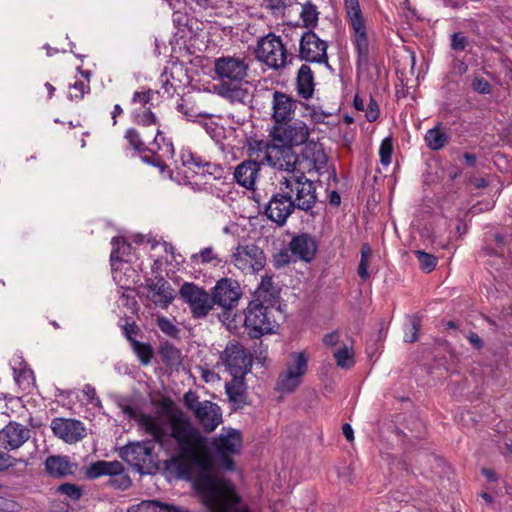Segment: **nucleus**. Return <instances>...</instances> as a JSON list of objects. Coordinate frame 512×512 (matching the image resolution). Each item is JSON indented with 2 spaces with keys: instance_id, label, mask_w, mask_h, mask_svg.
Returning a JSON list of instances; mask_svg holds the SVG:
<instances>
[{
  "instance_id": "f257e3e1",
  "label": "nucleus",
  "mask_w": 512,
  "mask_h": 512,
  "mask_svg": "<svg viewBox=\"0 0 512 512\" xmlns=\"http://www.w3.org/2000/svg\"><path fill=\"white\" fill-rule=\"evenodd\" d=\"M171 436L177 444V456L172 460L177 476L191 482L195 493L205 507L215 506L222 498L237 495L231 480L212 471L236 469L233 455L242 449V434L229 428L226 435H219L209 442L189 419L177 418L172 422Z\"/></svg>"
},
{
  "instance_id": "f03ea898",
  "label": "nucleus",
  "mask_w": 512,
  "mask_h": 512,
  "mask_svg": "<svg viewBox=\"0 0 512 512\" xmlns=\"http://www.w3.org/2000/svg\"><path fill=\"white\" fill-rule=\"evenodd\" d=\"M270 136L273 141L292 147L305 144L302 156L311 162L313 168L320 170L326 166L327 156L322 145L314 141L307 142L309 129L303 121L296 120L293 123L274 125L270 131Z\"/></svg>"
},
{
  "instance_id": "7ed1b4c3",
  "label": "nucleus",
  "mask_w": 512,
  "mask_h": 512,
  "mask_svg": "<svg viewBox=\"0 0 512 512\" xmlns=\"http://www.w3.org/2000/svg\"><path fill=\"white\" fill-rule=\"evenodd\" d=\"M188 75L182 63L171 62L162 71V104L168 110H175L187 118H193L195 113L187 106L185 88Z\"/></svg>"
},
{
  "instance_id": "20e7f679",
  "label": "nucleus",
  "mask_w": 512,
  "mask_h": 512,
  "mask_svg": "<svg viewBox=\"0 0 512 512\" xmlns=\"http://www.w3.org/2000/svg\"><path fill=\"white\" fill-rule=\"evenodd\" d=\"M155 440L129 442L119 448V456L137 473L155 475L160 469V461L154 453Z\"/></svg>"
},
{
  "instance_id": "39448f33",
  "label": "nucleus",
  "mask_w": 512,
  "mask_h": 512,
  "mask_svg": "<svg viewBox=\"0 0 512 512\" xmlns=\"http://www.w3.org/2000/svg\"><path fill=\"white\" fill-rule=\"evenodd\" d=\"M274 319L262 300L252 298L244 309V327L252 339L274 332Z\"/></svg>"
},
{
  "instance_id": "423d86ee",
  "label": "nucleus",
  "mask_w": 512,
  "mask_h": 512,
  "mask_svg": "<svg viewBox=\"0 0 512 512\" xmlns=\"http://www.w3.org/2000/svg\"><path fill=\"white\" fill-rule=\"evenodd\" d=\"M281 186L293 194L296 190V197L293 199L298 210L305 211L313 215L312 208L315 206L318 198L316 194L315 183L305 176L304 172L293 173L289 177H284L280 182Z\"/></svg>"
},
{
  "instance_id": "0eeeda50",
  "label": "nucleus",
  "mask_w": 512,
  "mask_h": 512,
  "mask_svg": "<svg viewBox=\"0 0 512 512\" xmlns=\"http://www.w3.org/2000/svg\"><path fill=\"white\" fill-rule=\"evenodd\" d=\"M220 360L233 377V381H240L251 371L253 356L241 343L230 341L223 352Z\"/></svg>"
},
{
  "instance_id": "6e6552de",
  "label": "nucleus",
  "mask_w": 512,
  "mask_h": 512,
  "mask_svg": "<svg viewBox=\"0 0 512 512\" xmlns=\"http://www.w3.org/2000/svg\"><path fill=\"white\" fill-rule=\"evenodd\" d=\"M179 298L187 304L195 319H203L213 310L215 304L211 292L194 282H184L178 290Z\"/></svg>"
},
{
  "instance_id": "1a4fd4ad",
  "label": "nucleus",
  "mask_w": 512,
  "mask_h": 512,
  "mask_svg": "<svg viewBox=\"0 0 512 512\" xmlns=\"http://www.w3.org/2000/svg\"><path fill=\"white\" fill-rule=\"evenodd\" d=\"M101 476H109L108 484L118 490H127L132 485L130 476L125 473L124 465L119 461L99 460L92 463L86 470L88 479H97Z\"/></svg>"
},
{
  "instance_id": "9d476101",
  "label": "nucleus",
  "mask_w": 512,
  "mask_h": 512,
  "mask_svg": "<svg viewBox=\"0 0 512 512\" xmlns=\"http://www.w3.org/2000/svg\"><path fill=\"white\" fill-rule=\"evenodd\" d=\"M256 58L268 66L279 69L287 64V50L279 36L269 33L261 38L255 49Z\"/></svg>"
},
{
  "instance_id": "9b49d317",
  "label": "nucleus",
  "mask_w": 512,
  "mask_h": 512,
  "mask_svg": "<svg viewBox=\"0 0 512 512\" xmlns=\"http://www.w3.org/2000/svg\"><path fill=\"white\" fill-rule=\"evenodd\" d=\"M308 370V357L304 351L290 354V362L285 372L278 377L276 388L284 393H291L301 383V378Z\"/></svg>"
},
{
  "instance_id": "f8f14e48",
  "label": "nucleus",
  "mask_w": 512,
  "mask_h": 512,
  "mask_svg": "<svg viewBox=\"0 0 512 512\" xmlns=\"http://www.w3.org/2000/svg\"><path fill=\"white\" fill-rule=\"evenodd\" d=\"M297 209L290 192L280 185V191L274 193L264 207V215L277 226L282 227Z\"/></svg>"
},
{
  "instance_id": "ddd939ff",
  "label": "nucleus",
  "mask_w": 512,
  "mask_h": 512,
  "mask_svg": "<svg viewBox=\"0 0 512 512\" xmlns=\"http://www.w3.org/2000/svg\"><path fill=\"white\" fill-rule=\"evenodd\" d=\"M212 299L215 305L223 309L224 315H230L242 296V290L238 281L223 277L219 279L211 289Z\"/></svg>"
},
{
  "instance_id": "4468645a",
  "label": "nucleus",
  "mask_w": 512,
  "mask_h": 512,
  "mask_svg": "<svg viewBox=\"0 0 512 512\" xmlns=\"http://www.w3.org/2000/svg\"><path fill=\"white\" fill-rule=\"evenodd\" d=\"M327 48V42L314 31H305L300 38L299 57L305 62L325 64L327 68H330Z\"/></svg>"
},
{
  "instance_id": "2eb2a0df",
  "label": "nucleus",
  "mask_w": 512,
  "mask_h": 512,
  "mask_svg": "<svg viewBox=\"0 0 512 512\" xmlns=\"http://www.w3.org/2000/svg\"><path fill=\"white\" fill-rule=\"evenodd\" d=\"M231 262L242 271L257 273L265 267L266 256L256 244L238 245L232 254Z\"/></svg>"
},
{
  "instance_id": "dca6fc26",
  "label": "nucleus",
  "mask_w": 512,
  "mask_h": 512,
  "mask_svg": "<svg viewBox=\"0 0 512 512\" xmlns=\"http://www.w3.org/2000/svg\"><path fill=\"white\" fill-rule=\"evenodd\" d=\"M214 71L220 82L243 81L247 76L248 65L244 59L222 56L215 60Z\"/></svg>"
},
{
  "instance_id": "f3484780",
  "label": "nucleus",
  "mask_w": 512,
  "mask_h": 512,
  "mask_svg": "<svg viewBox=\"0 0 512 512\" xmlns=\"http://www.w3.org/2000/svg\"><path fill=\"white\" fill-rule=\"evenodd\" d=\"M51 429L55 436L64 442L73 444L86 436V428L80 420L55 418L51 422Z\"/></svg>"
},
{
  "instance_id": "a211bd4d",
  "label": "nucleus",
  "mask_w": 512,
  "mask_h": 512,
  "mask_svg": "<svg viewBox=\"0 0 512 512\" xmlns=\"http://www.w3.org/2000/svg\"><path fill=\"white\" fill-rule=\"evenodd\" d=\"M117 405L128 418L137 420L141 428L149 433L155 441L160 443V420L157 417L138 413L137 408L127 398H121Z\"/></svg>"
},
{
  "instance_id": "6ab92c4d",
  "label": "nucleus",
  "mask_w": 512,
  "mask_h": 512,
  "mask_svg": "<svg viewBox=\"0 0 512 512\" xmlns=\"http://www.w3.org/2000/svg\"><path fill=\"white\" fill-rule=\"evenodd\" d=\"M298 103L299 102L290 95L275 90L272 101V119L275 125L291 122Z\"/></svg>"
},
{
  "instance_id": "aec40b11",
  "label": "nucleus",
  "mask_w": 512,
  "mask_h": 512,
  "mask_svg": "<svg viewBox=\"0 0 512 512\" xmlns=\"http://www.w3.org/2000/svg\"><path fill=\"white\" fill-rule=\"evenodd\" d=\"M29 438L30 430L14 421H10L0 430V446L6 450L20 448Z\"/></svg>"
},
{
  "instance_id": "412c9836",
  "label": "nucleus",
  "mask_w": 512,
  "mask_h": 512,
  "mask_svg": "<svg viewBox=\"0 0 512 512\" xmlns=\"http://www.w3.org/2000/svg\"><path fill=\"white\" fill-rule=\"evenodd\" d=\"M354 31V46L357 54V68H367L370 62V48L365 20L350 24Z\"/></svg>"
},
{
  "instance_id": "4be33fe9",
  "label": "nucleus",
  "mask_w": 512,
  "mask_h": 512,
  "mask_svg": "<svg viewBox=\"0 0 512 512\" xmlns=\"http://www.w3.org/2000/svg\"><path fill=\"white\" fill-rule=\"evenodd\" d=\"M289 249L300 260L310 263L316 256L318 244L311 234L301 233L293 236Z\"/></svg>"
},
{
  "instance_id": "5701e85b",
  "label": "nucleus",
  "mask_w": 512,
  "mask_h": 512,
  "mask_svg": "<svg viewBox=\"0 0 512 512\" xmlns=\"http://www.w3.org/2000/svg\"><path fill=\"white\" fill-rule=\"evenodd\" d=\"M203 429L210 433L222 422V411L218 404L206 400L193 413Z\"/></svg>"
},
{
  "instance_id": "b1692460",
  "label": "nucleus",
  "mask_w": 512,
  "mask_h": 512,
  "mask_svg": "<svg viewBox=\"0 0 512 512\" xmlns=\"http://www.w3.org/2000/svg\"><path fill=\"white\" fill-rule=\"evenodd\" d=\"M45 471L53 478L61 479L74 475L78 464L73 462L69 456L50 455L45 460Z\"/></svg>"
},
{
  "instance_id": "393cba45",
  "label": "nucleus",
  "mask_w": 512,
  "mask_h": 512,
  "mask_svg": "<svg viewBox=\"0 0 512 512\" xmlns=\"http://www.w3.org/2000/svg\"><path fill=\"white\" fill-rule=\"evenodd\" d=\"M162 174H166L170 180L181 183L185 176L179 167V161L175 158V149L170 139L162 137Z\"/></svg>"
},
{
  "instance_id": "a878e982",
  "label": "nucleus",
  "mask_w": 512,
  "mask_h": 512,
  "mask_svg": "<svg viewBox=\"0 0 512 512\" xmlns=\"http://www.w3.org/2000/svg\"><path fill=\"white\" fill-rule=\"evenodd\" d=\"M272 151H274L273 161L270 162L274 167H277L280 170H285L293 175V173H299L300 170L296 169V164L298 162V156L294 153L293 147L291 145H285L278 143L277 146H272Z\"/></svg>"
},
{
  "instance_id": "bb28decb",
  "label": "nucleus",
  "mask_w": 512,
  "mask_h": 512,
  "mask_svg": "<svg viewBox=\"0 0 512 512\" xmlns=\"http://www.w3.org/2000/svg\"><path fill=\"white\" fill-rule=\"evenodd\" d=\"M260 171V163L255 160H244L234 170V180L247 190L255 189V182Z\"/></svg>"
},
{
  "instance_id": "cd10ccee",
  "label": "nucleus",
  "mask_w": 512,
  "mask_h": 512,
  "mask_svg": "<svg viewBox=\"0 0 512 512\" xmlns=\"http://www.w3.org/2000/svg\"><path fill=\"white\" fill-rule=\"evenodd\" d=\"M281 289L274 285L272 276H262L261 282L253 292V298L262 300L270 306H274L280 299Z\"/></svg>"
},
{
  "instance_id": "c85d7f7f",
  "label": "nucleus",
  "mask_w": 512,
  "mask_h": 512,
  "mask_svg": "<svg viewBox=\"0 0 512 512\" xmlns=\"http://www.w3.org/2000/svg\"><path fill=\"white\" fill-rule=\"evenodd\" d=\"M242 81L220 82L217 86V94L230 102L246 103L249 96L247 88L242 87Z\"/></svg>"
},
{
  "instance_id": "c756f323",
  "label": "nucleus",
  "mask_w": 512,
  "mask_h": 512,
  "mask_svg": "<svg viewBox=\"0 0 512 512\" xmlns=\"http://www.w3.org/2000/svg\"><path fill=\"white\" fill-rule=\"evenodd\" d=\"M113 280L119 288L125 291H134V285L137 283V272L129 264H120L112 267Z\"/></svg>"
},
{
  "instance_id": "7c9ffc66",
  "label": "nucleus",
  "mask_w": 512,
  "mask_h": 512,
  "mask_svg": "<svg viewBox=\"0 0 512 512\" xmlns=\"http://www.w3.org/2000/svg\"><path fill=\"white\" fill-rule=\"evenodd\" d=\"M315 88L314 75L307 64L300 66L296 77V89L298 95L308 100L313 96Z\"/></svg>"
},
{
  "instance_id": "2f4dec72",
  "label": "nucleus",
  "mask_w": 512,
  "mask_h": 512,
  "mask_svg": "<svg viewBox=\"0 0 512 512\" xmlns=\"http://www.w3.org/2000/svg\"><path fill=\"white\" fill-rule=\"evenodd\" d=\"M191 262L194 264L211 265L212 267H224L228 264V259L218 253L214 247L208 246L201 249L198 253L192 254Z\"/></svg>"
},
{
  "instance_id": "473e14b6",
  "label": "nucleus",
  "mask_w": 512,
  "mask_h": 512,
  "mask_svg": "<svg viewBox=\"0 0 512 512\" xmlns=\"http://www.w3.org/2000/svg\"><path fill=\"white\" fill-rule=\"evenodd\" d=\"M160 278H148L145 283H142L137 288V295L146 301L145 305L150 306L154 304L157 306L160 303Z\"/></svg>"
},
{
  "instance_id": "72a5a7b5",
  "label": "nucleus",
  "mask_w": 512,
  "mask_h": 512,
  "mask_svg": "<svg viewBox=\"0 0 512 512\" xmlns=\"http://www.w3.org/2000/svg\"><path fill=\"white\" fill-rule=\"evenodd\" d=\"M113 249L110 255L111 267L120 264H128V257L132 252V246L124 237L116 236L112 239Z\"/></svg>"
},
{
  "instance_id": "f704fd0d",
  "label": "nucleus",
  "mask_w": 512,
  "mask_h": 512,
  "mask_svg": "<svg viewBox=\"0 0 512 512\" xmlns=\"http://www.w3.org/2000/svg\"><path fill=\"white\" fill-rule=\"evenodd\" d=\"M424 141L430 150L439 151L448 143L449 135L441 123H438L435 127L427 130Z\"/></svg>"
},
{
  "instance_id": "c9c22d12",
  "label": "nucleus",
  "mask_w": 512,
  "mask_h": 512,
  "mask_svg": "<svg viewBox=\"0 0 512 512\" xmlns=\"http://www.w3.org/2000/svg\"><path fill=\"white\" fill-rule=\"evenodd\" d=\"M243 385L244 381L241 384L240 381L233 380L225 385L226 395L235 410L242 409L244 406L249 404L247 402V393L245 389L242 388Z\"/></svg>"
},
{
  "instance_id": "e433bc0d",
  "label": "nucleus",
  "mask_w": 512,
  "mask_h": 512,
  "mask_svg": "<svg viewBox=\"0 0 512 512\" xmlns=\"http://www.w3.org/2000/svg\"><path fill=\"white\" fill-rule=\"evenodd\" d=\"M180 162L183 167H186L193 174L202 176L208 160L196 152L183 151L180 155Z\"/></svg>"
},
{
  "instance_id": "4c0bfd02",
  "label": "nucleus",
  "mask_w": 512,
  "mask_h": 512,
  "mask_svg": "<svg viewBox=\"0 0 512 512\" xmlns=\"http://www.w3.org/2000/svg\"><path fill=\"white\" fill-rule=\"evenodd\" d=\"M319 14L320 13L318 11L317 6L313 4L310 0L302 4V9L300 12L302 27L306 28V31H314V29L318 25Z\"/></svg>"
},
{
  "instance_id": "58836bf2",
  "label": "nucleus",
  "mask_w": 512,
  "mask_h": 512,
  "mask_svg": "<svg viewBox=\"0 0 512 512\" xmlns=\"http://www.w3.org/2000/svg\"><path fill=\"white\" fill-rule=\"evenodd\" d=\"M162 362L166 364L171 372L178 370L182 365L181 351L168 342L162 343Z\"/></svg>"
},
{
  "instance_id": "ea45409f",
  "label": "nucleus",
  "mask_w": 512,
  "mask_h": 512,
  "mask_svg": "<svg viewBox=\"0 0 512 512\" xmlns=\"http://www.w3.org/2000/svg\"><path fill=\"white\" fill-rule=\"evenodd\" d=\"M188 21L189 17L186 13L173 9L172 24L176 31H171V34H173V39L175 42H178L179 39H184L186 37Z\"/></svg>"
},
{
  "instance_id": "a19ab883",
  "label": "nucleus",
  "mask_w": 512,
  "mask_h": 512,
  "mask_svg": "<svg viewBox=\"0 0 512 512\" xmlns=\"http://www.w3.org/2000/svg\"><path fill=\"white\" fill-rule=\"evenodd\" d=\"M421 317L417 314L409 315V323L404 329V341L406 343H414L418 339V332L421 327Z\"/></svg>"
},
{
  "instance_id": "79ce46f5",
  "label": "nucleus",
  "mask_w": 512,
  "mask_h": 512,
  "mask_svg": "<svg viewBox=\"0 0 512 512\" xmlns=\"http://www.w3.org/2000/svg\"><path fill=\"white\" fill-rule=\"evenodd\" d=\"M240 502V497L238 495H234L232 496V499H227V497L222 498L215 506L206 508L209 512H240Z\"/></svg>"
},
{
  "instance_id": "37998d69",
  "label": "nucleus",
  "mask_w": 512,
  "mask_h": 512,
  "mask_svg": "<svg viewBox=\"0 0 512 512\" xmlns=\"http://www.w3.org/2000/svg\"><path fill=\"white\" fill-rule=\"evenodd\" d=\"M55 493L64 495L66 498L72 501L80 500L84 494L81 486L70 482H65L57 486L55 488Z\"/></svg>"
},
{
  "instance_id": "c03bdc74",
  "label": "nucleus",
  "mask_w": 512,
  "mask_h": 512,
  "mask_svg": "<svg viewBox=\"0 0 512 512\" xmlns=\"http://www.w3.org/2000/svg\"><path fill=\"white\" fill-rule=\"evenodd\" d=\"M333 356L336 360L337 366L340 368L350 369L355 364L353 352L346 345L337 349L333 353Z\"/></svg>"
},
{
  "instance_id": "a18cd8bd",
  "label": "nucleus",
  "mask_w": 512,
  "mask_h": 512,
  "mask_svg": "<svg viewBox=\"0 0 512 512\" xmlns=\"http://www.w3.org/2000/svg\"><path fill=\"white\" fill-rule=\"evenodd\" d=\"M414 253L423 272L430 273L435 269L438 262L436 256L422 250H416Z\"/></svg>"
},
{
  "instance_id": "49530a36",
  "label": "nucleus",
  "mask_w": 512,
  "mask_h": 512,
  "mask_svg": "<svg viewBox=\"0 0 512 512\" xmlns=\"http://www.w3.org/2000/svg\"><path fill=\"white\" fill-rule=\"evenodd\" d=\"M227 174V171L221 164L213 163L208 160L202 177H207L213 180H221L226 179Z\"/></svg>"
},
{
  "instance_id": "de8ad7c7",
  "label": "nucleus",
  "mask_w": 512,
  "mask_h": 512,
  "mask_svg": "<svg viewBox=\"0 0 512 512\" xmlns=\"http://www.w3.org/2000/svg\"><path fill=\"white\" fill-rule=\"evenodd\" d=\"M132 346L140 362L143 365H147L151 361L153 354L151 346L148 344L141 343L137 340H133Z\"/></svg>"
},
{
  "instance_id": "09e8293b",
  "label": "nucleus",
  "mask_w": 512,
  "mask_h": 512,
  "mask_svg": "<svg viewBox=\"0 0 512 512\" xmlns=\"http://www.w3.org/2000/svg\"><path fill=\"white\" fill-rule=\"evenodd\" d=\"M370 252L371 248L369 244L365 243L361 246V259L358 266V275L362 280H367L370 276L368 272V259Z\"/></svg>"
},
{
  "instance_id": "8fccbe9b",
  "label": "nucleus",
  "mask_w": 512,
  "mask_h": 512,
  "mask_svg": "<svg viewBox=\"0 0 512 512\" xmlns=\"http://www.w3.org/2000/svg\"><path fill=\"white\" fill-rule=\"evenodd\" d=\"M350 24L364 20L358 0H344Z\"/></svg>"
},
{
  "instance_id": "3c124183",
  "label": "nucleus",
  "mask_w": 512,
  "mask_h": 512,
  "mask_svg": "<svg viewBox=\"0 0 512 512\" xmlns=\"http://www.w3.org/2000/svg\"><path fill=\"white\" fill-rule=\"evenodd\" d=\"M160 500H143L136 505H132L127 512H159Z\"/></svg>"
},
{
  "instance_id": "603ef678",
  "label": "nucleus",
  "mask_w": 512,
  "mask_h": 512,
  "mask_svg": "<svg viewBox=\"0 0 512 512\" xmlns=\"http://www.w3.org/2000/svg\"><path fill=\"white\" fill-rule=\"evenodd\" d=\"M278 142H275L272 140V142H267V141H264V140H254L253 141V144L251 142H249V146L252 150H257V151H265L266 153V156H265V159L267 162H272L273 161V153L274 151H272V146H277Z\"/></svg>"
},
{
  "instance_id": "864d4df0",
  "label": "nucleus",
  "mask_w": 512,
  "mask_h": 512,
  "mask_svg": "<svg viewBox=\"0 0 512 512\" xmlns=\"http://www.w3.org/2000/svg\"><path fill=\"white\" fill-rule=\"evenodd\" d=\"M162 333L176 341H181L182 330L175 325L170 319L162 316Z\"/></svg>"
},
{
  "instance_id": "5fc2aeb1",
  "label": "nucleus",
  "mask_w": 512,
  "mask_h": 512,
  "mask_svg": "<svg viewBox=\"0 0 512 512\" xmlns=\"http://www.w3.org/2000/svg\"><path fill=\"white\" fill-rule=\"evenodd\" d=\"M393 153V142L390 137L382 140L379 148L380 162L382 165L387 166L391 163V157Z\"/></svg>"
},
{
  "instance_id": "6e6d98bb",
  "label": "nucleus",
  "mask_w": 512,
  "mask_h": 512,
  "mask_svg": "<svg viewBox=\"0 0 512 512\" xmlns=\"http://www.w3.org/2000/svg\"><path fill=\"white\" fill-rule=\"evenodd\" d=\"M469 46L468 38L462 32H454L450 36V48L453 51H465Z\"/></svg>"
},
{
  "instance_id": "4d7b16f0",
  "label": "nucleus",
  "mask_w": 512,
  "mask_h": 512,
  "mask_svg": "<svg viewBox=\"0 0 512 512\" xmlns=\"http://www.w3.org/2000/svg\"><path fill=\"white\" fill-rule=\"evenodd\" d=\"M177 295L178 292L162 278V308H167Z\"/></svg>"
},
{
  "instance_id": "13d9d810",
  "label": "nucleus",
  "mask_w": 512,
  "mask_h": 512,
  "mask_svg": "<svg viewBox=\"0 0 512 512\" xmlns=\"http://www.w3.org/2000/svg\"><path fill=\"white\" fill-rule=\"evenodd\" d=\"M302 107H304L305 110L308 111V115L310 116L311 120L315 124H319L324 122V119L331 115V113H326L324 111H318L316 107L310 106L307 103L299 102Z\"/></svg>"
},
{
  "instance_id": "bf43d9fd",
  "label": "nucleus",
  "mask_w": 512,
  "mask_h": 512,
  "mask_svg": "<svg viewBox=\"0 0 512 512\" xmlns=\"http://www.w3.org/2000/svg\"><path fill=\"white\" fill-rule=\"evenodd\" d=\"M472 89L482 95L490 94L492 92L491 84L483 77H475L471 84Z\"/></svg>"
},
{
  "instance_id": "052dcab7",
  "label": "nucleus",
  "mask_w": 512,
  "mask_h": 512,
  "mask_svg": "<svg viewBox=\"0 0 512 512\" xmlns=\"http://www.w3.org/2000/svg\"><path fill=\"white\" fill-rule=\"evenodd\" d=\"M184 405L186 408L195 413L196 408L200 407L202 402L199 401V396L196 392L189 390L183 397Z\"/></svg>"
},
{
  "instance_id": "680f3d73",
  "label": "nucleus",
  "mask_w": 512,
  "mask_h": 512,
  "mask_svg": "<svg viewBox=\"0 0 512 512\" xmlns=\"http://www.w3.org/2000/svg\"><path fill=\"white\" fill-rule=\"evenodd\" d=\"M380 109L377 101L370 96L367 109L365 110V117L368 122H374L379 118Z\"/></svg>"
},
{
  "instance_id": "e2e57ef3",
  "label": "nucleus",
  "mask_w": 512,
  "mask_h": 512,
  "mask_svg": "<svg viewBox=\"0 0 512 512\" xmlns=\"http://www.w3.org/2000/svg\"><path fill=\"white\" fill-rule=\"evenodd\" d=\"M291 263V255L286 249L280 250L273 256V265L275 268H281Z\"/></svg>"
},
{
  "instance_id": "0e129e2a",
  "label": "nucleus",
  "mask_w": 512,
  "mask_h": 512,
  "mask_svg": "<svg viewBox=\"0 0 512 512\" xmlns=\"http://www.w3.org/2000/svg\"><path fill=\"white\" fill-rule=\"evenodd\" d=\"M124 335L126 338L133 343V340H136L134 338L135 335L139 333V328L136 325L134 321H129V318H125V323L122 325Z\"/></svg>"
},
{
  "instance_id": "69168bd1",
  "label": "nucleus",
  "mask_w": 512,
  "mask_h": 512,
  "mask_svg": "<svg viewBox=\"0 0 512 512\" xmlns=\"http://www.w3.org/2000/svg\"><path fill=\"white\" fill-rule=\"evenodd\" d=\"M139 153L144 162L155 167H160V157L155 152H152L150 149L143 148Z\"/></svg>"
},
{
  "instance_id": "338daca9",
  "label": "nucleus",
  "mask_w": 512,
  "mask_h": 512,
  "mask_svg": "<svg viewBox=\"0 0 512 512\" xmlns=\"http://www.w3.org/2000/svg\"><path fill=\"white\" fill-rule=\"evenodd\" d=\"M131 291H125L120 296L121 304L128 309L135 311L137 306V301L135 300V295L130 293Z\"/></svg>"
},
{
  "instance_id": "774afa93",
  "label": "nucleus",
  "mask_w": 512,
  "mask_h": 512,
  "mask_svg": "<svg viewBox=\"0 0 512 512\" xmlns=\"http://www.w3.org/2000/svg\"><path fill=\"white\" fill-rule=\"evenodd\" d=\"M71 89L75 92L74 95L71 94L72 97L76 99H82L84 94L89 92L90 86L82 81H77L71 86Z\"/></svg>"
}]
</instances>
